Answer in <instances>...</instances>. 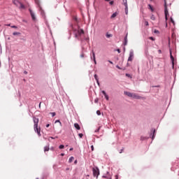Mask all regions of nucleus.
I'll list each match as a JSON object with an SVG mask.
<instances>
[{"instance_id": "obj_23", "label": "nucleus", "mask_w": 179, "mask_h": 179, "mask_svg": "<svg viewBox=\"0 0 179 179\" xmlns=\"http://www.w3.org/2000/svg\"><path fill=\"white\" fill-rule=\"evenodd\" d=\"M92 57H93V60L96 61V55L94 54V52L92 51Z\"/></svg>"}, {"instance_id": "obj_4", "label": "nucleus", "mask_w": 179, "mask_h": 179, "mask_svg": "<svg viewBox=\"0 0 179 179\" xmlns=\"http://www.w3.org/2000/svg\"><path fill=\"white\" fill-rule=\"evenodd\" d=\"M93 176L94 177H96L98 178L99 176H100V170H99L98 167H95L92 169Z\"/></svg>"}, {"instance_id": "obj_25", "label": "nucleus", "mask_w": 179, "mask_h": 179, "mask_svg": "<svg viewBox=\"0 0 179 179\" xmlns=\"http://www.w3.org/2000/svg\"><path fill=\"white\" fill-rule=\"evenodd\" d=\"M107 38H110V37H113V34H109L108 33L106 34Z\"/></svg>"}, {"instance_id": "obj_50", "label": "nucleus", "mask_w": 179, "mask_h": 179, "mask_svg": "<svg viewBox=\"0 0 179 179\" xmlns=\"http://www.w3.org/2000/svg\"><path fill=\"white\" fill-rule=\"evenodd\" d=\"M61 156H65V154L62 153V154H61Z\"/></svg>"}, {"instance_id": "obj_2", "label": "nucleus", "mask_w": 179, "mask_h": 179, "mask_svg": "<svg viewBox=\"0 0 179 179\" xmlns=\"http://www.w3.org/2000/svg\"><path fill=\"white\" fill-rule=\"evenodd\" d=\"M13 2L14 3V5H15V6L19 8V9H25L26 8L24 5H23V3H22L20 1H19L17 0H15Z\"/></svg>"}, {"instance_id": "obj_53", "label": "nucleus", "mask_w": 179, "mask_h": 179, "mask_svg": "<svg viewBox=\"0 0 179 179\" xmlns=\"http://www.w3.org/2000/svg\"><path fill=\"white\" fill-rule=\"evenodd\" d=\"M95 132H99V129L96 131H95Z\"/></svg>"}, {"instance_id": "obj_24", "label": "nucleus", "mask_w": 179, "mask_h": 179, "mask_svg": "<svg viewBox=\"0 0 179 179\" xmlns=\"http://www.w3.org/2000/svg\"><path fill=\"white\" fill-rule=\"evenodd\" d=\"M151 20H156V17H155V15H152L150 17Z\"/></svg>"}, {"instance_id": "obj_11", "label": "nucleus", "mask_w": 179, "mask_h": 179, "mask_svg": "<svg viewBox=\"0 0 179 179\" xmlns=\"http://www.w3.org/2000/svg\"><path fill=\"white\" fill-rule=\"evenodd\" d=\"M124 94H126V96H128V97H132L134 93H131L129 92H124Z\"/></svg>"}, {"instance_id": "obj_46", "label": "nucleus", "mask_w": 179, "mask_h": 179, "mask_svg": "<svg viewBox=\"0 0 179 179\" xmlns=\"http://www.w3.org/2000/svg\"><path fill=\"white\" fill-rule=\"evenodd\" d=\"M77 163H78V160H76V161L74 162V164H76Z\"/></svg>"}, {"instance_id": "obj_19", "label": "nucleus", "mask_w": 179, "mask_h": 179, "mask_svg": "<svg viewBox=\"0 0 179 179\" xmlns=\"http://www.w3.org/2000/svg\"><path fill=\"white\" fill-rule=\"evenodd\" d=\"M73 160H75V158L73 157H71L69 159V162L72 163V162H73Z\"/></svg>"}, {"instance_id": "obj_43", "label": "nucleus", "mask_w": 179, "mask_h": 179, "mask_svg": "<svg viewBox=\"0 0 179 179\" xmlns=\"http://www.w3.org/2000/svg\"><path fill=\"white\" fill-rule=\"evenodd\" d=\"M113 3H114V1H113L110 2V5H113Z\"/></svg>"}, {"instance_id": "obj_37", "label": "nucleus", "mask_w": 179, "mask_h": 179, "mask_svg": "<svg viewBox=\"0 0 179 179\" xmlns=\"http://www.w3.org/2000/svg\"><path fill=\"white\" fill-rule=\"evenodd\" d=\"M94 103H99V99H95V100H94Z\"/></svg>"}, {"instance_id": "obj_42", "label": "nucleus", "mask_w": 179, "mask_h": 179, "mask_svg": "<svg viewBox=\"0 0 179 179\" xmlns=\"http://www.w3.org/2000/svg\"><path fill=\"white\" fill-rule=\"evenodd\" d=\"M117 51L119 54L121 52V50L120 49H117Z\"/></svg>"}, {"instance_id": "obj_26", "label": "nucleus", "mask_w": 179, "mask_h": 179, "mask_svg": "<svg viewBox=\"0 0 179 179\" xmlns=\"http://www.w3.org/2000/svg\"><path fill=\"white\" fill-rule=\"evenodd\" d=\"M57 122H59L60 127H62V123L61 122V121H59V120H56V121H55V124H57Z\"/></svg>"}, {"instance_id": "obj_10", "label": "nucleus", "mask_w": 179, "mask_h": 179, "mask_svg": "<svg viewBox=\"0 0 179 179\" xmlns=\"http://www.w3.org/2000/svg\"><path fill=\"white\" fill-rule=\"evenodd\" d=\"M39 10L41 12V14L43 16V17H45V13H44V10H43V8L39 7Z\"/></svg>"}, {"instance_id": "obj_57", "label": "nucleus", "mask_w": 179, "mask_h": 179, "mask_svg": "<svg viewBox=\"0 0 179 179\" xmlns=\"http://www.w3.org/2000/svg\"><path fill=\"white\" fill-rule=\"evenodd\" d=\"M105 1H106L107 2H108L110 0H105Z\"/></svg>"}, {"instance_id": "obj_14", "label": "nucleus", "mask_w": 179, "mask_h": 179, "mask_svg": "<svg viewBox=\"0 0 179 179\" xmlns=\"http://www.w3.org/2000/svg\"><path fill=\"white\" fill-rule=\"evenodd\" d=\"M94 79L96 80L97 85H99L100 83H99V76H97V74L94 75Z\"/></svg>"}, {"instance_id": "obj_29", "label": "nucleus", "mask_w": 179, "mask_h": 179, "mask_svg": "<svg viewBox=\"0 0 179 179\" xmlns=\"http://www.w3.org/2000/svg\"><path fill=\"white\" fill-rule=\"evenodd\" d=\"M96 114L97 115H101V113L100 112V110H97Z\"/></svg>"}, {"instance_id": "obj_3", "label": "nucleus", "mask_w": 179, "mask_h": 179, "mask_svg": "<svg viewBox=\"0 0 179 179\" xmlns=\"http://www.w3.org/2000/svg\"><path fill=\"white\" fill-rule=\"evenodd\" d=\"M164 15H165V20L167 22L168 20V17L169 16V9H167V2L165 1H164Z\"/></svg>"}, {"instance_id": "obj_48", "label": "nucleus", "mask_w": 179, "mask_h": 179, "mask_svg": "<svg viewBox=\"0 0 179 179\" xmlns=\"http://www.w3.org/2000/svg\"><path fill=\"white\" fill-rule=\"evenodd\" d=\"M6 26L10 27V24H6Z\"/></svg>"}, {"instance_id": "obj_7", "label": "nucleus", "mask_w": 179, "mask_h": 179, "mask_svg": "<svg viewBox=\"0 0 179 179\" xmlns=\"http://www.w3.org/2000/svg\"><path fill=\"white\" fill-rule=\"evenodd\" d=\"M131 97H132V99H136L137 100L142 99V96H141L138 94H135V93H133V95Z\"/></svg>"}, {"instance_id": "obj_51", "label": "nucleus", "mask_w": 179, "mask_h": 179, "mask_svg": "<svg viewBox=\"0 0 179 179\" xmlns=\"http://www.w3.org/2000/svg\"><path fill=\"white\" fill-rule=\"evenodd\" d=\"M94 64H97V62H96V59H95V61H94Z\"/></svg>"}, {"instance_id": "obj_22", "label": "nucleus", "mask_w": 179, "mask_h": 179, "mask_svg": "<svg viewBox=\"0 0 179 179\" xmlns=\"http://www.w3.org/2000/svg\"><path fill=\"white\" fill-rule=\"evenodd\" d=\"M117 13H114L112 15H111V19H114V17H117Z\"/></svg>"}, {"instance_id": "obj_49", "label": "nucleus", "mask_w": 179, "mask_h": 179, "mask_svg": "<svg viewBox=\"0 0 179 179\" xmlns=\"http://www.w3.org/2000/svg\"><path fill=\"white\" fill-rule=\"evenodd\" d=\"M108 62L110 63V64H113V62H111V61H108Z\"/></svg>"}, {"instance_id": "obj_8", "label": "nucleus", "mask_w": 179, "mask_h": 179, "mask_svg": "<svg viewBox=\"0 0 179 179\" xmlns=\"http://www.w3.org/2000/svg\"><path fill=\"white\" fill-rule=\"evenodd\" d=\"M30 15L31 16L32 20H36V15H34V13L31 10V9H29Z\"/></svg>"}, {"instance_id": "obj_33", "label": "nucleus", "mask_w": 179, "mask_h": 179, "mask_svg": "<svg viewBox=\"0 0 179 179\" xmlns=\"http://www.w3.org/2000/svg\"><path fill=\"white\" fill-rule=\"evenodd\" d=\"M80 57H81V58H85V53H82V54L80 55Z\"/></svg>"}, {"instance_id": "obj_45", "label": "nucleus", "mask_w": 179, "mask_h": 179, "mask_svg": "<svg viewBox=\"0 0 179 179\" xmlns=\"http://www.w3.org/2000/svg\"><path fill=\"white\" fill-rule=\"evenodd\" d=\"M39 108H41V102L39 103Z\"/></svg>"}, {"instance_id": "obj_5", "label": "nucleus", "mask_w": 179, "mask_h": 179, "mask_svg": "<svg viewBox=\"0 0 179 179\" xmlns=\"http://www.w3.org/2000/svg\"><path fill=\"white\" fill-rule=\"evenodd\" d=\"M82 34H85V31L83 29H78L77 33L76 34V38L79 39V37H80Z\"/></svg>"}, {"instance_id": "obj_39", "label": "nucleus", "mask_w": 179, "mask_h": 179, "mask_svg": "<svg viewBox=\"0 0 179 179\" xmlns=\"http://www.w3.org/2000/svg\"><path fill=\"white\" fill-rule=\"evenodd\" d=\"M171 23H173V24H174V20H173V17H171Z\"/></svg>"}, {"instance_id": "obj_17", "label": "nucleus", "mask_w": 179, "mask_h": 179, "mask_svg": "<svg viewBox=\"0 0 179 179\" xmlns=\"http://www.w3.org/2000/svg\"><path fill=\"white\" fill-rule=\"evenodd\" d=\"M35 3H36V5H38V8L41 7V6H40V0H34Z\"/></svg>"}, {"instance_id": "obj_54", "label": "nucleus", "mask_w": 179, "mask_h": 179, "mask_svg": "<svg viewBox=\"0 0 179 179\" xmlns=\"http://www.w3.org/2000/svg\"><path fill=\"white\" fill-rule=\"evenodd\" d=\"M8 40H10V37H8Z\"/></svg>"}, {"instance_id": "obj_31", "label": "nucleus", "mask_w": 179, "mask_h": 179, "mask_svg": "<svg viewBox=\"0 0 179 179\" xmlns=\"http://www.w3.org/2000/svg\"><path fill=\"white\" fill-rule=\"evenodd\" d=\"M145 24L146 25V26H149V22H148V21H145Z\"/></svg>"}, {"instance_id": "obj_36", "label": "nucleus", "mask_w": 179, "mask_h": 179, "mask_svg": "<svg viewBox=\"0 0 179 179\" xmlns=\"http://www.w3.org/2000/svg\"><path fill=\"white\" fill-rule=\"evenodd\" d=\"M156 132V130H154L153 131V136H152V139H154L155 138V133Z\"/></svg>"}, {"instance_id": "obj_34", "label": "nucleus", "mask_w": 179, "mask_h": 179, "mask_svg": "<svg viewBox=\"0 0 179 179\" xmlns=\"http://www.w3.org/2000/svg\"><path fill=\"white\" fill-rule=\"evenodd\" d=\"M78 136H79L80 138H83V134H78Z\"/></svg>"}, {"instance_id": "obj_59", "label": "nucleus", "mask_w": 179, "mask_h": 179, "mask_svg": "<svg viewBox=\"0 0 179 179\" xmlns=\"http://www.w3.org/2000/svg\"><path fill=\"white\" fill-rule=\"evenodd\" d=\"M24 73H27V71H24Z\"/></svg>"}, {"instance_id": "obj_16", "label": "nucleus", "mask_w": 179, "mask_h": 179, "mask_svg": "<svg viewBox=\"0 0 179 179\" xmlns=\"http://www.w3.org/2000/svg\"><path fill=\"white\" fill-rule=\"evenodd\" d=\"M148 9H150L151 12H154L155 11V8H153L152 5H150V4H148Z\"/></svg>"}, {"instance_id": "obj_32", "label": "nucleus", "mask_w": 179, "mask_h": 179, "mask_svg": "<svg viewBox=\"0 0 179 179\" xmlns=\"http://www.w3.org/2000/svg\"><path fill=\"white\" fill-rule=\"evenodd\" d=\"M11 28H12V29H17V27L15 26V25H13V26H11Z\"/></svg>"}, {"instance_id": "obj_6", "label": "nucleus", "mask_w": 179, "mask_h": 179, "mask_svg": "<svg viewBox=\"0 0 179 179\" xmlns=\"http://www.w3.org/2000/svg\"><path fill=\"white\" fill-rule=\"evenodd\" d=\"M134 59V50H131L129 52V57L128 58L129 62H132Z\"/></svg>"}, {"instance_id": "obj_52", "label": "nucleus", "mask_w": 179, "mask_h": 179, "mask_svg": "<svg viewBox=\"0 0 179 179\" xmlns=\"http://www.w3.org/2000/svg\"><path fill=\"white\" fill-rule=\"evenodd\" d=\"M158 51H159V54L162 53V50H159Z\"/></svg>"}, {"instance_id": "obj_15", "label": "nucleus", "mask_w": 179, "mask_h": 179, "mask_svg": "<svg viewBox=\"0 0 179 179\" xmlns=\"http://www.w3.org/2000/svg\"><path fill=\"white\" fill-rule=\"evenodd\" d=\"M74 127H75L76 129H78V131L80 130V126H79V124L75 123Z\"/></svg>"}, {"instance_id": "obj_12", "label": "nucleus", "mask_w": 179, "mask_h": 179, "mask_svg": "<svg viewBox=\"0 0 179 179\" xmlns=\"http://www.w3.org/2000/svg\"><path fill=\"white\" fill-rule=\"evenodd\" d=\"M102 93H103V94L104 95L107 101H108V100H109L108 95H107V93H106V91H102Z\"/></svg>"}, {"instance_id": "obj_38", "label": "nucleus", "mask_w": 179, "mask_h": 179, "mask_svg": "<svg viewBox=\"0 0 179 179\" xmlns=\"http://www.w3.org/2000/svg\"><path fill=\"white\" fill-rule=\"evenodd\" d=\"M103 178H108V179H111V177H107V176H103Z\"/></svg>"}, {"instance_id": "obj_58", "label": "nucleus", "mask_w": 179, "mask_h": 179, "mask_svg": "<svg viewBox=\"0 0 179 179\" xmlns=\"http://www.w3.org/2000/svg\"><path fill=\"white\" fill-rule=\"evenodd\" d=\"M51 150H54V148H51Z\"/></svg>"}, {"instance_id": "obj_60", "label": "nucleus", "mask_w": 179, "mask_h": 179, "mask_svg": "<svg viewBox=\"0 0 179 179\" xmlns=\"http://www.w3.org/2000/svg\"><path fill=\"white\" fill-rule=\"evenodd\" d=\"M51 138V139H54V138H52V137H50Z\"/></svg>"}, {"instance_id": "obj_35", "label": "nucleus", "mask_w": 179, "mask_h": 179, "mask_svg": "<svg viewBox=\"0 0 179 179\" xmlns=\"http://www.w3.org/2000/svg\"><path fill=\"white\" fill-rule=\"evenodd\" d=\"M154 33H155V34H159V30H155V31H154Z\"/></svg>"}, {"instance_id": "obj_18", "label": "nucleus", "mask_w": 179, "mask_h": 179, "mask_svg": "<svg viewBox=\"0 0 179 179\" xmlns=\"http://www.w3.org/2000/svg\"><path fill=\"white\" fill-rule=\"evenodd\" d=\"M124 11H125V14L128 15V5L126 4V6H124Z\"/></svg>"}, {"instance_id": "obj_61", "label": "nucleus", "mask_w": 179, "mask_h": 179, "mask_svg": "<svg viewBox=\"0 0 179 179\" xmlns=\"http://www.w3.org/2000/svg\"><path fill=\"white\" fill-rule=\"evenodd\" d=\"M0 66H1V61H0Z\"/></svg>"}, {"instance_id": "obj_28", "label": "nucleus", "mask_w": 179, "mask_h": 179, "mask_svg": "<svg viewBox=\"0 0 179 179\" xmlns=\"http://www.w3.org/2000/svg\"><path fill=\"white\" fill-rule=\"evenodd\" d=\"M64 148H65V146L64 145H60L59 146V149H64Z\"/></svg>"}, {"instance_id": "obj_62", "label": "nucleus", "mask_w": 179, "mask_h": 179, "mask_svg": "<svg viewBox=\"0 0 179 179\" xmlns=\"http://www.w3.org/2000/svg\"><path fill=\"white\" fill-rule=\"evenodd\" d=\"M166 26H167V24H166Z\"/></svg>"}, {"instance_id": "obj_56", "label": "nucleus", "mask_w": 179, "mask_h": 179, "mask_svg": "<svg viewBox=\"0 0 179 179\" xmlns=\"http://www.w3.org/2000/svg\"><path fill=\"white\" fill-rule=\"evenodd\" d=\"M126 76H129V74H126Z\"/></svg>"}, {"instance_id": "obj_27", "label": "nucleus", "mask_w": 179, "mask_h": 179, "mask_svg": "<svg viewBox=\"0 0 179 179\" xmlns=\"http://www.w3.org/2000/svg\"><path fill=\"white\" fill-rule=\"evenodd\" d=\"M122 1H123V5H124V6L128 5V3L127 2V0H122Z\"/></svg>"}, {"instance_id": "obj_41", "label": "nucleus", "mask_w": 179, "mask_h": 179, "mask_svg": "<svg viewBox=\"0 0 179 179\" xmlns=\"http://www.w3.org/2000/svg\"><path fill=\"white\" fill-rule=\"evenodd\" d=\"M150 40H152V41H155V38L153 37H150Z\"/></svg>"}, {"instance_id": "obj_30", "label": "nucleus", "mask_w": 179, "mask_h": 179, "mask_svg": "<svg viewBox=\"0 0 179 179\" xmlns=\"http://www.w3.org/2000/svg\"><path fill=\"white\" fill-rule=\"evenodd\" d=\"M50 114L52 115V117H55V115H56L55 112L50 113Z\"/></svg>"}, {"instance_id": "obj_55", "label": "nucleus", "mask_w": 179, "mask_h": 179, "mask_svg": "<svg viewBox=\"0 0 179 179\" xmlns=\"http://www.w3.org/2000/svg\"><path fill=\"white\" fill-rule=\"evenodd\" d=\"M70 150H73V148H70Z\"/></svg>"}, {"instance_id": "obj_20", "label": "nucleus", "mask_w": 179, "mask_h": 179, "mask_svg": "<svg viewBox=\"0 0 179 179\" xmlns=\"http://www.w3.org/2000/svg\"><path fill=\"white\" fill-rule=\"evenodd\" d=\"M20 34H21L20 32H17V31L13 33V36H20Z\"/></svg>"}, {"instance_id": "obj_40", "label": "nucleus", "mask_w": 179, "mask_h": 179, "mask_svg": "<svg viewBox=\"0 0 179 179\" xmlns=\"http://www.w3.org/2000/svg\"><path fill=\"white\" fill-rule=\"evenodd\" d=\"M91 149H92V152H93V150H94V146L92 145Z\"/></svg>"}, {"instance_id": "obj_9", "label": "nucleus", "mask_w": 179, "mask_h": 179, "mask_svg": "<svg viewBox=\"0 0 179 179\" xmlns=\"http://www.w3.org/2000/svg\"><path fill=\"white\" fill-rule=\"evenodd\" d=\"M170 57L172 62V66L173 68H174V57H173V55L171 54V51H170Z\"/></svg>"}, {"instance_id": "obj_44", "label": "nucleus", "mask_w": 179, "mask_h": 179, "mask_svg": "<svg viewBox=\"0 0 179 179\" xmlns=\"http://www.w3.org/2000/svg\"><path fill=\"white\" fill-rule=\"evenodd\" d=\"M50 127V124H46V128Z\"/></svg>"}, {"instance_id": "obj_21", "label": "nucleus", "mask_w": 179, "mask_h": 179, "mask_svg": "<svg viewBox=\"0 0 179 179\" xmlns=\"http://www.w3.org/2000/svg\"><path fill=\"white\" fill-rule=\"evenodd\" d=\"M48 150H50V147L49 146H45L44 152H48Z\"/></svg>"}, {"instance_id": "obj_13", "label": "nucleus", "mask_w": 179, "mask_h": 179, "mask_svg": "<svg viewBox=\"0 0 179 179\" xmlns=\"http://www.w3.org/2000/svg\"><path fill=\"white\" fill-rule=\"evenodd\" d=\"M127 44H128V35H127V36L124 37V45H127Z\"/></svg>"}, {"instance_id": "obj_1", "label": "nucleus", "mask_w": 179, "mask_h": 179, "mask_svg": "<svg viewBox=\"0 0 179 179\" xmlns=\"http://www.w3.org/2000/svg\"><path fill=\"white\" fill-rule=\"evenodd\" d=\"M38 118L37 117H34V129L35 132L38 135V136H41V129L38 127Z\"/></svg>"}, {"instance_id": "obj_47", "label": "nucleus", "mask_w": 179, "mask_h": 179, "mask_svg": "<svg viewBox=\"0 0 179 179\" xmlns=\"http://www.w3.org/2000/svg\"><path fill=\"white\" fill-rule=\"evenodd\" d=\"M115 179H118V175L115 176Z\"/></svg>"}]
</instances>
